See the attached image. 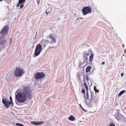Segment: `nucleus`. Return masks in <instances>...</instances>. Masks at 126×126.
<instances>
[{
    "instance_id": "nucleus-23",
    "label": "nucleus",
    "mask_w": 126,
    "mask_h": 126,
    "mask_svg": "<svg viewBox=\"0 0 126 126\" xmlns=\"http://www.w3.org/2000/svg\"><path fill=\"white\" fill-rule=\"evenodd\" d=\"M94 90L95 91V93L98 92H99L98 90L96 89L95 86H94Z\"/></svg>"
},
{
    "instance_id": "nucleus-6",
    "label": "nucleus",
    "mask_w": 126,
    "mask_h": 126,
    "mask_svg": "<svg viewBox=\"0 0 126 126\" xmlns=\"http://www.w3.org/2000/svg\"><path fill=\"white\" fill-rule=\"evenodd\" d=\"M45 75V74L43 72H37L35 74V79H40L44 77Z\"/></svg>"
},
{
    "instance_id": "nucleus-32",
    "label": "nucleus",
    "mask_w": 126,
    "mask_h": 126,
    "mask_svg": "<svg viewBox=\"0 0 126 126\" xmlns=\"http://www.w3.org/2000/svg\"><path fill=\"white\" fill-rule=\"evenodd\" d=\"M122 47H124V44H123V45H122Z\"/></svg>"
},
{
    "instance_id": "nucleus-16",
    "label": "nucleus",
    "mask_w": 126,
    "mask_h": 126,
    "mask_svg": "<svg viewBox=\"0 0 126 126\" xmlns=\"http://www.w3.org/2000/svg\"><path fill=\"white\" fill-rule=\"evenodd\" d=\"M5 42V40L3 39H0V45L1 44H3Z\"/></svg>"
},
{
    "instance_id": "nucleus-7",
    "label": "nucleus",
    "mask_w": 126,
    "mask_h": 126,
    "mask_svg": "<svg viewBox=\"0 0 126 126\" xmlns=\"http://www.w3.org/2000/svg\"><path fill=\"white\" fill-rule=\"evenodd\" d=\"M119 111V110L117 109L116 112L117 114H115L114 115L115 117L118 120H120L124 117L123 115L120 113Z\"/></svg>"
},
{
    "instance_id": "nucleus-19",
    "label": "nucleus",
    "mask_w": 126,
    "mask_h": 126,
    "mask_svg": "<svg viewBox=\"0 0 126 126\" xmlns=\"http://www.w3.org/2000/svg\"><path fill=\"white\" fill-rule=\"evenodd\" d=\"M87 92H86V95L85 94L84 95V97L85 98H86V99H88L89 97V94L88 93V91H87Z\"/></svg>"
},
{
    "instance_id": "nucleus-34",
    "label": "nucleus",
    "mask_w": 126,
    "mask_h": 126,
    "mask_svg": "<svg viewBox=\"0 0 126 126\" xmlns=\"http://www.w3.org/2000/svg\"><path fill=\"white\" fill-rule=\"evenodd\" d=\"M80 105V107H81V108H82V106H81V105L80 104V105Z\"/></svg>"
},
{
    "instance_id": "nucleus-24",
    "label": "nucleus",
    "mask_w": 126,
    "mask_h": 126,
    "mask_svg": "<svg viewBox=\"0 0 126 126\" xmlns=\"http://www.w3.org/2000/svg\"><path fill=\"white\" fill-rule=\"evenodd\" d=\"M16 126H23V125L22 124H21L19 123H16Z\"/></svg>"
},
{
    "instance_id": "nucleus-21",
    "label": "nucleus",
    "mask_w": 126,
    "mask_h": 126,
    "mask_svg": "<svg viewBox=\"0 0 126 126\" xmlns=\"http://www.w3.org/2000/svg\"><path fill=\"white\" fill-rule=\"evenodd\" d=\"M93 54H92L90 56V57H89L90 60L91 61L93 59Z\"/></svg>"
},
{
    "instance_id": "nucleus-26",
    "label": "nucleus",
    "mask_w": 126,
    "mask_h": 126,
    "mask_svg": "<svg viewBox=\"0 0 126 126\" xmlns=\"http://www.w3.org/2000/svg\"><path fill=\"white\" fill-rule=\"evenodd\" d=\"M109 126H115V125L114 123H112L110 124Z\"/></svg>"
},
{
    "instance_id": "nucleus-28",
    "label": "nucleus",
    "mask_w": 126,
    "mask_h": 126,
    "mask_svg": "<svg viewBox=\"0 0 126 126\" xmlns=\"http://www.w3.org/2000/svg\"><path fill=\"white\" fill-rule=\"evenodd\" d=\"M50 100V99L49 98H48L46 100L47 101H49Z\"/></svg>"
},
{
    "instance_id": "nucleus-11",
    "label": "nucleus",
    "mask_w": 126,
    "mask_h": 126,
    "mask_svg": "<svg viewBox=\"0 0 126 126\" xmlns=\"http://www.w3.org/2000/svg\"><path fill=\"white\" fill-rule=\"evenodd\" d=\"M26 0H19L17 4V6L18 7L19 6V5H20V9L22 8L24 6L23 4H24Z\"/></svg>"
},
{
    "instance_id": "nucleus-31",
    "label": "nucleus",
    "mask_w": 126,
    "mask_h": 126,
    "mask_svg": "<svg viewBox=\"0 0 126 126\" xmlns=\"http://www.w3.org/2000/svg\"><path fill=\"white\" fill-rule=\"evenodd\" d=\"M124 52H125V53H126V50H125Z\"/></svg>"
},
{
    "instance_id": "nucleus-37",
    "label": "nucleus",
    "mask_w": 126,
    "mask_h": 126,
    "mask_svg": "<svg viewBox=\"0 0 126 126\" xmlns=\"http://www.w3.org/2000/svg\"><path fill=\"white\" fill-rule=\"evenodd\" d=\"M2 1V0H0V2Z\"/></svg>"
},
{
    "instance_id": "nucleus-5",
    "label": "nucleus",
    "mask_w": 126,
    "mask_h": 126,
    "mask_svg": "<svg viewBox=\"0 0 126 126\" xmlns=\"http://www.w3.org/2000/svg\"><path fill=\"white\" fill-rule=\"evenodd\" d=\"M47 38L48 42L50 43L53 44L56 42V39L54 38L53 34H52L47 37Z\"/></svg>"
},
{
    "instance_id": "nucleus-17",
    "label": "nucleus",
    "mask_w": 126,
    "mask_h": 126,
    "mask_svg": "<svg viewBox=\"0 0 126 126\" xmlns=\"http://www.w3.org/2000/svg\"><path fill=\"white\" fill-rule=\"evenodd\" d=\"M91 69V68L90 67H87L86 69V72L87 73L89 72L90 71V70Z\"/></svg>"
},
{
    "instance_id": "nucleus-30",
    "label": "nucleus",
    "mask_w": 126,
    "mask_h": 126,
    "mask_svg": "<svg viewBox=\"0 0 126 126\" xmlns=\"http://www.w3.org/2000/svg\"><path fill=\"white\" fill-rule=\"evenodd\" d=\"M124 74L123 73H121V77H122L123 75Z\"/></svg>"
},
{
    "instance_id": "nucleus-8",
    "label": "nucleus",
    "mask_w": 126,
    "mask_h": 126,
    "mask_svg": "<svg viewBox=\"0 0 126 126\" xmlns=\"http://www.w3.org/2000/svg\"><path fill=\"white\" fill-rule=\"evenodd\" d=\"M48 43L47 41V40L43 39L38 44L40 45L42 48L44 49L45 48Z\"/></svg>"
},
{
    "instance_id": "nucleus-2",
    "label": "nucleus",
    "mask_w": 126,
    "mask_h": 126,
    "mask_svg": "<svg viewBox=\"0 0 126 126\" xmlns=\"http://www.w3.org/2000/svg\"><path fill=\"white\" fill-rule=\"evenodd\" d=\"M24 74V70L19 67L16 68L15 71L14 75L17 77H20Z\"/></svg>"
},
{
    "instance_id": "nucleus-13",
    "label": "nucleus",
    "mask_w": 126,
    "mask_h": 126,
    "mask_svg": "<svg viewBox=\"0 0 126 126\" xmlns=\"http://www.w3.org/2000/svg\"><path fill=\"white\" fill-rule=\"evenodd\" d=\"M92 100L89 98L86 99V101H85L86 104L88 106H90L91 104Z\"/></svg>"
},
{
    "instance_id": "nucleus-1",
    "label": "nucleus",
    "mask_w": 126,
    "mask_h": 126,
    "mask_svg": "<svg viewBox=\"0 0 126 126\" xmlns=\"http://www.w3.org/2000/svg\"><path fill=\"white\" fill-rule=\"evenodd\" d=\"M23 92H18L15 95L16 102L17 100L19 102L23 103L26 100V97L28 99H31L32 94L29 88L28 87H24L22 89Z\"/></svg>"
},
{
    "instance_id": "nucleus-36",
    "label": "nucleus",
    "mask_w": 126,
    "mask_h": 126,
    "mask_svg": "<svg viewBox=\"0 0 126 126\" xmlns=\"http://www.w3.org/2000/svg\"><path fill=\"white\" fill-rule=\"evenodd\" d=\"M79 18H80L81 19H82V17H80Z\"/></svg>"
},
{
    "instance_id": "nucleus-27",
    "label": "nucleus",
    "mask_w": 126,
    "mask_h": 126,
    "mask_svg": "<svg viewBox=\"0 0 126 126\" xmlns=\"http://www.w3.org/2000/svg\"><path fill=\"white\" fill-rule=\"evenodd\" d=\"M82 93H85V91L84 90V89H82Z\"/></svg>"
},
{
    "instance_id": "nucleus-3",
    "label": "nucleus",
    "mask_w": 126,
    "mask_h": 126,
    "mask_svg": "<svg viewBox=\"0 0 126 126\" xmlns=\"http://www.w3.org/2000/svg\"><path fill=\"white\" fill-rule=\"evenodd\" d=\"M82 11L83 15H85L88 14H91L92 13V9L90 7H86L82 9Z\"/></svg>"
},
{
    "instance_id": "nucleus-18",
    "label": "nucleus",
    "mask_w": 126,
    "mask_h": 126,
    "mask_svg": "<svg viewBox=\"0 0 126 126\" xmlns=\"http://www.w3.org/2000/svg\"><path fill=\"white\" fill-rule=\"evenodd\" d=\"M125 90H123L121 91L118 94V96H121L123 93L125 92Z\"/></svg>"
},
{
    "instance_id": "nucleus-15",
    "label": "nucleus",
    "mask_w": 126,
    "mask_h": 126,
    "mask_svg": "<svg viewBox=\"0 0 126 126\" xmlns=\"http://www.w3.org/2000/svg\"><path fill=\"white\" fill-rule=\"evenodd\" d=\"M68 120L71 121H74L75 120V118L72 115H71L68 118Z\"/></svg>"
},
{
    "instance_id": "nucleus-33",
    "label": "nucleus",
    "mask_w": 126,
    "mask_h": 126,
    "mask_svg": "<svg viewBox=\"0 0 126 126\" xmlns=\"http://www.w3.org/2000/svg\"><path fill=\"white\" fill-rule=\"evenodd\" d=\"M46 14L47 15V14H48V13H47V11H46Z\"/></svg>"
},
{
    "instance_id": "nucleus-12",
    "label": "nucleus",
    "mask_w": 126,
    "mask_h": 126,
    "mask_svg": "<svg viewBox=\"0 0 126 126\" xmlns=\"http://www.w3.org/2000/svg\"><path fill=\"white\" fill-rule=\"evenodd\" d=\"M43 123V121H32L31 122V123L32 124L36 125L42 124Z\"/></svg>"
},
{
    "instance_id": "nucleus-22",
    "label": "nucleus",
    "mask_w": 126,
    "mask_h": 126,
    "mask_svg": "<svg viewBox=\"0 0 126 126\" xmlns=\"http://www.w3.org/2000/svg\"><path fill=\"white\" fill-rule=\"evenodd\" d=\"M84 85L85 86V87L86 91H88V87L86 82L84 83Z\"/></svg>"
},
{
    "instance_id": "nucleus-4",
    "label": "nucleus",
    "mask_w": 126,
    "mask_h": 126,
    "mask_svg": "<svg viewBox=\"0 0 126 126\" xmlns=\"http://www.w3.org/2000/svg\"><path fill=\"white\" fill-rule=\"evenodd\" d=\"M43 49L40 45L38 44L36 45L34 53L35 55L36 56L38 55L41 53Z\"/></svg>"
},
{
    "instance_id": "nucleus-10",
    "label": "nucleus",
    "mask_w": 126,
    "mask_h": 126,
    "mask_svg": "<svg viewBox=\"0 0 126 126\" xmlns=\"http://www.w3.org/2000/svg\"><path fill=\"white\" fill-rule=\"evenodd\" d=\"M8 30V26H5L1 31L0 33L3 35H5L7 33Z\"/></svg>"
},
{
    "instance_id": "nucleus-14",
    "label": "nucleus",
    "mask_w": 126,
    "mask_h": 126,
    "mask_svg": "<svg viewBox=\"0 0 126 126\" xmlns=\"http://www.w3.org/2000/svg\"><path fill=\"white\" fill-rule=\"evenodd\" d=\"M83 57L86 60L88 59L87 56L89 55L86 52H84L83 53Z\"/></svg>"
},
{
    "instance_id": "nucleus-35",
    "label": "nucleus",
    "mask_w": 126,
    "mask_h": 126,
    "mask_svg": "<svg viewBox=\"0 0 126 126\" xmlns=\"http://www.w3.org/2000/svg\"><path fill=\"white\" fill-rule=\"evenodd\" d=\"M82 109L84 111L85 110L84 109H83V108H82Z\"/></svg>"
},
{
    "instance_id": "nucleus-20",
    "label": "nucleus",
    "mask_w": 126,
    "mask_h": 126,
    "mask_svg": "<svg viewBox=\"0 0 126 126\" xmlns=\"http://www.w3.org/2000/svg\"><path fill=\"white\" fill-rule=\"evenodd\" d=\"M91 98L90 99L91 100L94 99L95 97L94 96V95L92 94V93H91Z\"/></svg>"
},
{
    "instance_id": "nucleus-29",
    "label": "nucleus",
    "mask_w": 126,
    "mask_h": 126,
    "mask_svg": "<svg viewBox=\"0 0 126 126\" xmlns=\"http://www.w3.org/2000/svg\"><path fill=\"white\" fill-rule=\"evenodd\" d=\"M101 64L103 65H104L105 64V63L104 62H102Z\"/></svg>"
},
{
    "instance_id": "nucleus-9",
    "label": "nucleus",
    "mask_w": 126,
    "mask_h": 126,
    "mask_svg": "<svg viewBox=\"0 0 126 126\" xmlns=\"http://www.w3.org/2000/svg\"><path fill=\"white\" fill-rule=\"evenodd\" d=\"M2 103L4 104L6 108H8L11 104V103L8 99H3L2 100Z\"/></svg>"
},
{
    "instance_id": "nucleus-25",
    "label": "nucleus",
    "mask_w": 126,
    "mask_h": 126,
    "mask_svg": "<svg viewBox=\"0 0 126 126\" xmlns=\"http://www.w3.org/2000/svg\"><path fill=\"white\" fill-rule=\"evenodd\" d=\"M10 103H11V104L12 105H13V102L12 101V98L11 96L10 97Z\"/></svg>"
},
{
    "instance_id": "nucleus-38",
    "label": "nucleus",
    "mask_w": 126,
    "mask_h": 126,
    "mask_svg": "<svg viewBox=\"0 0 126 126\" xmlns=\"http://www.w3.org/2000/svg\"><path fill=\"white\" fill-rule=\"evenodd\" d=\"M48 12L49 13H50V12L49 11H48Z\"/></svg>"
}]
</instances>
